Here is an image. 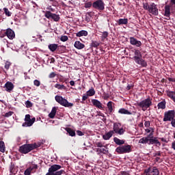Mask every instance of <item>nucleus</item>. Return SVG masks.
<instances>
[{"label":"nucleus","instance_id":"1","mask_svg":"<svg viewBox=\"0 0 175 175\" xmlns=\"http://www.w3.org/2000/svg\"><path fill=\"white\" fill-rule=\"evenodd\" d=\"M134 56L133 59L135 61V64L140 65L142 68H147V62L143 59L142 52L139 49H134L133 51Z\"/></svg>","mask_w":175,"mask_h":175},{"label":"nucleus","instance_id":"2","mask_svg":"<svg viewBox=\"0 0 175 175\" xmlns=\"http://www.w3.org/2000/svg\"><path fill=\"white\" fill-rule=\"evenodd\" d=\"M137 106L140 107L143 111H146L147 109L151 107L152 106V99L150 97L137 103Z\"/></svg>","mask_w":175,"mask_h":175},{"label":"nucleus","instance_id":"3","mask_svg":"<svg viewBox=\"0 0 175 175\" xmlns=\"http://www.w3.org/2000/svg\"><path fill=\"white\" fill-rule=\"evenodd\" d=\"M35 148H38L36 144H25L19 147V152L21 154H28V152H31Z\"/></svg>","mask_w":175,"mask_h":175},{"label":"nucleus","instance_id":"4","mask_svg":"<svg viewBox=\"0 0 175 175\" xmlns=\"http://www.w3.org/2000/svg\"><path fill=\"white\" fill-rule=\"evenodd\" d=\"M143 8L144 10H148L151 14L153 16H158V8H157V5L155 3H152L151 4H148V3H143Z\"/></svg>","mask_w":175,"mask_h":175},{"label":"nucleus","instance_id":"5","mask_svg":"<svg viewBox=\"0 0 175 175\" xmlns=\"http://www.w3.org/2000/svg\"><path fill=\"white\" fill-rule=\"evenodd\" d=\"M157 142L158 139L157 137H144L139 140V144H148L149 146L151 144H157Z\"/></svg>","mask_w":175,"mask_h":175},{"label":"nucleus","instance_id":"6","mask_svg":"<svg viewBox=\"0 0 175 175\" xmlns=\"http://www.w3.org/2000/svg\"><path fill=\"white\" fill-rule=\"evenodd\" d=\"M55 100L57 103L61 105V106H64V107H73V103H69L68 100L66 98H64L62 96H55Z\"/></svg>","mask_w":175,"mask_h":175},{"label":"nucleus","instance_id":"7","mask_svg":"<svg viewBox=\"0 0 175 175\" xmlns=\"http://www.w3.org/2000/svg\"><path fill=\"white\" fill-rule=\"evenodd\" d=\"M132 151V146L131 145H121L116 148V152L118 154H128Z\"/></svg>","mask_w":175,"mask_h":175},{"label":"nucleus","instance_id":"8","mask_svg":"<svg viewBox=\"0 0 175 175\" xmlns=\"http://www.w3.org/2000/svg\"><path fill=\"white\" fill-rule=\"evenodd\" d=\"M175 119V111L174 110H169L164 113V117L163 121L164 122H167V121H172V120Z\"/></svg>","mask_w":175,"mask_h":175},{"label":"nucleus","instance_id":"9","mask_svg":"<svg viewBox=\"0 0 175 175\" xmlns=\"http://www.w3.org/2000/svg\"><path fill=\"white\" fill-rule=\"evenodd\" d=\"M92 7L100 12L105 10V3L102 0H96L92 3Z\"/></svg>","mask_w":175,"mask_h":175},{"label":"nucleus","instance_id":"10","mask_svg":"<svg viewBox=\"0 0 175 175\" xmlns=\"http://www.w3.org/2000/svg\"><path fill=\"white\" fill-rule=\"evenodd\" d=\"M113 133H116L117 135H122L125 133V130H124V128H121V123L115 122L113 124Z\"/></svg>","mask_w":175,"mask_h":175},{"label":"nucleus","instance_id":"11","mask_svg":"<svg viewBox=\"0 0 175 175\" xmlns=\"http://www.w3.org/2000/svg\"><path fill=\"white\" fill-rule=\"evenodd\" d=\"M44 16L46 18H49V20H50V18H52V20L55 22L59 21V18H61L59 17V15H57V14H53L50 11H46Z\"/></svg>","mask_w":175,"mask_h":175},{"label":"nucleus","instance_id":"12","mask_svg":"<svg viewBox=\"0 0 175 175\" xmlns=\"http://www.w3.org/2000/svg\"><path fill=\"white\" fill-rule=\"evenodd\" d=\"M38 170V165L32 164L29 167L25 170V175H31V173H35Z\"/></svg>","mask_w":175,"mask_h":175},{"label":"nucleus","instance_id":"13","mask_svg":"<svg viewBox=\"0 0 175 175\" xmlns=\"http://www.w3.org/2000/svg\"><path fill=\"white\" fill-rule=\"evenodd\" d=\"M4 88L5 89V91L7 92H12L13 91V90H14V85L13 84V83L10 82V81H8L5 83V85H4Z\"/></svg>","mask_w":175,"mask_h":175},{"label":"nucleus","instance_id":"14","mask_svg":"<svg viewBox=\"0 0 175 175\" xmlns=\"http://www.w3.org/2000/svg\"><path fill=\"white\" fill-rule=\"evenodd\" d=\"M130 44L135 47H140L142 46V42L137 40L135 37H130Z\"/></svg>","mask_w":175,"mask_h":175},{"label":"nucleus","instance_id":"15","mask_svg":"<svg viewBox=\"0 0 175 175\" xmlns=\"http://www.w3.org/2000/svg\"><path fill=\"white\" fill-rule=\"evenodd\" d=\"M5 35L8 36V39H10L11 40H13L14 38H16L14 31H13L12 29H7Z\"/></svg>","mask_w":175,"mask_h":175},{"label":"nucleus","instance_id":"16","mask_svg":"<svg viewBox=\"0 0 175 175\" xmlns=\"http://www.w3.org/2000/svg\"><path fill=\"white\" fill-rule=\"evenodd\" d=\"M92 103L93 105L95 106V107H97V109H99L100 110H103V109H104L103 104H102V103H100V101H99L96 99H92Z\"/></svg>","mask_w":175,"mask_h":175},{"label":"nucleus","instance_id":"17","mask_svg":"<svg viewBox=\"0 0 175 175\" xmlns=\"http://www.w3.org/2000/svg\"><path fill=\"white\" fill-rule=\"evenodd\" d=\"M107 106L108 109V113L109 116H111L113 110V107H114V103H113V101H109L107 104Z\"/></svg>","mask_w":175,"mask_h":175},{"label":"nucleus","instance_id":"18","mask_svg":"<svg viewBox=\"0 0 175 175\" xmlns=\"http://www.w3.org/2000/svg\"><path fill=\"white\" fill-rule=\"evenodd\" d=\"M164 16L167 18L166 20H170V6L169 5L165 6Z\"/></svg>","mask_w":175,"mask_h":175},{"label":"nucleus","instance_id":"19","mask_svg":"<svg viewBox=\"0 0 175 175\" xmlns=\"http://www.w3.org/2000/svg\"><path fill=\"white\" fill-rule=\"evenodd\" d=\"M36 118H33L30 120H26L25 122L23 123L22 126H32L33 122H35Z\"/></svg>","mask_w":175,"mask_h":175},{"label":"nucleus","instance_id":"20","mask_svg":"<svg viewBox=\"0 0 175 175\" xmlns=\"http://www.w3.org/2000/svg\"><path fill=\"white\" fill-rule=\"evenodd\" d=\"M74 47H75V49H77V50H83V49L85 47V45L81 43L80 41H75L74 44Z\"/></svg>","mask_w":175,"mask_h":175},{"label":"nucleus","instance_id":"21","mask_svg":"<svg viewBox=\"0 0 175 175\" xmlns=\"http://www.w3.org/2000/svg\"><path fill=\"white\" fill-rule=\"evenodd\" d=\"M150 174L149 175H159V170L157 167H150Z\"/></svg>","mask_w":175,"mask_h":175},{"label":"nucleus","instance_id":"22","mask_svg":"<svg viewBox=\"0 0 175 175\" xmlns=\"http://www.w3.org/2000/svg\"><path fill=\"white\" fill-rule=\"evenodd\" d=\"M165 92L167 94V96H168L170 99H172V100L175 103V92L166 90Z\"/></svg>","mask_w":175,"mask_h":175},{"label":"nucleus","instance_id":"23","mask_svg":"<svg viewBox=\"0 0 175 175\" xmlns=\"http://www.w3.org/2000/svg\"><path fill=\"white\" fill-rule=\"evenodd\" d=\"M65 131H67V133L68 134L69 136H71L72 137L76 136V131H75V130L69 127H66L65 128Z\"/></svg>","mask_w":175,"mask_h":175},{"label":"nucleus","instance_id":"24","mask_svg":"<svg viewBox=\"0 0 175 175\" xmlns=\"http://www.w3.org/2000/svg\"><path fill=\"white\" fill-rule=\"evenodd\" d=\"M113 135H114V131H110L109 132L105 133L103 136V138L104 139V140H109L111 137V136H113Z\"/></svg>","mask_w":175,"mask_h":175},{"label":"nucleus","instance_id":"25","mask_svg":"<svg viewBox=\"0 0 175 175\" xmlns=\"http://www.w3.org/2000/svg\"><path fill=\"white\" fill-rule=\"evenodd\" d=\"M119 114H126L127 116H131L132 112L129 111L128 109L125 108H121L118 110Z\"/></svg>","mask_w":175,"mask_h":175},{"label":"nucleus","instance_id":"26","mask_svg":"<svg viewBox=\"0 0 175 175\" xmlns=\"http://www.w3.org/2000/svg\"><path fill=\"white\" fill-rule=\"evenodd\" d=\"M145 132L146 133H150L147 137H152V136H154V128L152 127H149L148 129H145Z\"/></svg>","mask_w":175,"mask_h":175},{"label":"nucleus","instance_id":"27","mask_svg":"<svg viewBox=\"0 0 175 175\" xmlns=\"http://www.w3.org/2000/svg\"><path fill=\"white\" fill-rule=\"evenodd\" d=\"M76 36H77V38H81V36H88V31L85 30H81L76 33Z\"/></svg>","mask_w":175,"mask_h":175},{"label":"nucleus","instance_id":"28","mask_svg":"<svg viewBox=\"0 0 175 175\" xmlns=\"http://www.w3.org/2000/svg\"><path fill=\"white\" fill-rule=\"evenodd\" d=\"M61 167H62L61 165L54 164L51 166V167L49 169V170H50L54 173L55 172H57V170H59V169H61Z\"/></svg>","mask_w":175,"mask_h":175},{"label":"nucleus","instance_id":"29","mask_svg":"<svg viewBox=\"0 0 175 175\" xmlns=\"http://www.w3.org/2000/svg\"><path fill=\"white\" fill-rule=\"evenodd\" d=\"M113 142L117 146H122V144H125V140L120 139L116 137L113 138Z\"/></svg>","mask_w":175,"mask_h":175},{"label":"nucleus","instance_id":"30","mask_svg":"<svg viewBox=\"0 0 175 175\" xmlns=\"http://www.w3.org/2000/svg\"><path fill=\"white\" fill-rule=\"evenodd\" d=\"M158 109H161L162 110H165L166 109V100H163V101L160 102L157 105Z\"/></svg>","mask_w":175,"mask_h":175},{"label":"nucleus","instance_id":"31","mask_svg":"<svg viewBox=\"0 0 175 175\" xmlns=\"http://www.w3.org/2000/svg\"><path fill=\"white\" fill-rule=\"evenodd\" d=\"M100 45V43H99L98 41H95L94 40H92V42L90 43V49H98L99 46Z\"/></svg>","mask_w":175,"mask_h":175},{"label":"nucleus","instance_id":"32","mask_svg":"<svg viewBox=\"0 0 175 175\" xmlns=\"http://www.w3.org/2000/svg\"><path fill=\"white\" fill-rule=\"evenodd\" d=\"M117 23L118 25H126L128 24V18H120Z\"/></svg>","mask_w":175,"mask_h":175},{"label":"nucleus","instance_id":"33","mask_svg":"<svg viewBox=\"0 0 175 175\" xmlns=\"http://www.w3.org/2000/svg\"><path fill=\"white\" fill-rule=\"evenodd\" d=\"M55 114H57V107H53L51 113L49 114V118H54L55 117Z\"/></svg>","mask_w":175,"mask_h":175},{"label":"nucleus","instance_id":"34","mask_svg":"<svg viewBox=\"0 0 175 175\" xmlns=\"http://www.w3.org/2000/svg\"><path fill=\"white\" fill-rule=\"evenodd\" d=\"M48 47H49V49L51 51L54 53V51H55L57 50V49H58V44H50L48 46Z\"/></svg>","mask_w":175,"mask_h":175},{"label":"nucleus","instance_id":"35","mask_svg":"<svg viewBox=\"0 0 175 175\" xmlns=\"http://www.w3.org/2000/svg\"><path fill=\"white\" fill-rule=\"evenodd\" d=\"M54 87L55 88H57V90H64V91H66V86H65L64 85H61L59 83H56Z\"/></svg>","mask_w":175,"mask_h":175},{"label":"nucleus","instance_id":"36","mask_svg":"<svg viewBox=\"0 0 175 175\" xmlns=\"http://www.w3.org/2000/svg\"><path fill=\"white\" fill-rule=\"evenodd\" d=\"M0 151L1 152H5L6 151V147L3 141H0Z\"/></svg>","mask_w":175,"mask_h":175},{"label":"nucleus","instance_id":"37","mask_svg":"<svg viewBox=\"0 0 175 175\" xmlns=\"http://www.w3.org/2000/svg\"><path fill=\"white\" fill-rule=\"evenodd\" d=\"M86 94H88V96H94V95H95V90H94V88H92L86 92Z\"/></svg>","mask_w":175,"mask_h":175},{"label":"nucleus","instance_id":"38","mask_svg":"<svg viewBox=\"0 0 175 175\" xmlns=\"http://www.w3.org/2000/svg\"><path fill=\"white\" fill-rule=\"evenodd\" d=\"M109 36V32L107 31H103V34L101 36V40L102 42H105V39H107V38Z\"/></svg>","mask_w":175,"mask_h":175},{"label":"nucleus","instance_id":"39","mask_svg":"<svg viewBox=\"0 0 175 175\" xmlns=\"http://www.w3.org/2000/svg\"><path fill=\"white\" fill-rule=\"evenodd\" d=\"M4 13L5 16H8V17H10L12 16V12L9 11V9L8 8H3Z\"/></svg>","mask_w":175,"mask_h":175},{"label":"nucleus","instance_id":"40","mask_svg":"<svg viewBox=\"0 0 175 175\" xmlns=\"http://www.w3.org/2000/svg\"><path fill=\"white\" fill-rule=\"evenodd\" d=\"M11 66L12 63H10V62H6L4 68L5 69H6V70H9V68Z\"/></svg>","mask_w":175,"mask_h":175},{"label":"nucleus","instance_id":"41","mask_svg":"<svg viewBox=\"0 0 175 175\" xmlns=\"http://www.w3.org/2000/svg\"><path fill=\"white\" fill-rule=\"evenodd\" d=\"M13 114H14V112L10 111L9 112L5 113L4 117H6L8 118L9 117H12Z\"/></svg>","mask_w":175,"mask_h":175},{"label":"nucleus","instance_id":"42","mask_svg":"<svg viewBox=\"0 0 175 175\" xmlns=\"http://www.w3.org/2000/svg\"><path fill=\"white\" fill-rule=\"evenodd\" d=\"M87 14H88V16H85V21H87V23H90V21H91V12H88Z\"/></svg>","mask_w":175,"mask_h":175},{"label":"nucleus","instance_id":"43","mask_svg":"<svg viewBox=\"0 0 175 175\" xmlns=\"http://www.w3.org/2000/svg\"><path fill=\"white\" fill-rule=\"evenodd\" d=\"M133 87H135V85H133V83H128L126 90H127V91H129L131 90H132V88H133Z\"/></svg>","mask_w":175,"mask_h":175},{"label":"nucleus","instance_id":"44","mask_svg":"<svg viewBox=\"0 0 175 175\" xmlns=\"http://www.w3.org/2000/svg\"><path fill=\"white\" fill-rule=\"evenodd\" d=\"M68 39L67 36H62L60 38L61 42H66Z\"/></svg>","mask_w":175,"mask_h":175},{"label":"nucleus","instance_id":"45","mask_svg":"<svg viewBox=\"0 0 175 175\" xmlns=\"http://www.w3.org/2000/svg\"><path fill=\"white\" fill-rule=\"evenodd\" d=\"M25 105H26V107H32V106H33V105L32 104V103L29 100H27L25 102Z\"/></svg>","mask_w":175,"mask_h":175},{"label":"nucleus","instance_id":"46","mask_svg":"<svg viewBox=\"0 0 175 175\" xmlns=\"http://www.w3.org/2000/svg\"><path fill=\"white\" fill-rule=\"evenodd\" d=\"M97 151H99L100 153H102L103 152V154H106V152H107V150H106V149H105V148H97Z\"/></svg>","mask_w":175,"mask_h":175},{"label":"nucleus","instance_id":"47","mask_svg":"<svg viewBox=\"0 0 175 175\" xmlns=\"http://www.w3.org/2000/svg\"><path fill=\"white\" fill-rule=\"evenodd\" d=\"M91 6H92V3H91V1H89V2L85 3V9H88V8H91Z\"/></svg>","mask_w":175,"mask_h":175},{"label":"nucleus","instance_id":"48","mask_svg":"<svg viewBox=\"0 0 175 175\" xmlns=\"http://www.w3.org/2000/svg\"><path fill=\"white\" fill-rule=\"evenodd\" d=\"M55 76H57V73L52 72L49 74V79H54V77H55Z\"/></svg>","mask_w":175,"mask_h":175},{"label":"nucleus","instance_id":"49","mask_svg":"<svg viewBox=\"0 0 175 175\" xmlns=\"http://www.w3.org/2000/svg\"><path fill=\"white\" fill-rule=\"evenodd\" d=\"M33 85H36V87H39L40 85V81L38 79H36L33 81Z\"/></svg>","mask_w":175,"mask_h":175},{"label":"nucleus","instance_id":"50","mask_svg":"<svg viewBox=\"0 0 175 175\" xmlns=\"http://www.w3.org/2000/svg\"><path fill=\"white\" fill-rule=\"evenodd\" d=\"M142 175H150V167L145 169L144 173Z\"/></svg>","mask_w":175,"mask_h":175},{"label":"nucleus","instance_id":"51","mask_svg":"<svg viewBox=\"0 0 175 175\" xmlns=\"http://www.w3.org/2000/svg\"><path fill=\"white\" fill-rule=\"evenodd\" d=\"M144 125H145L146 128H150V126H151V122L145 121Z\"/></svg>","mask_w":175,"mask_h":175},{"label":"nucleus","instance_id":"52","mask_svg":"<svg viewBox=\"0 0 175 175\" xmlns=\"http://www.w3.org/2000/svg\"><path fill=\"white\" fill-rule=\"evenodd\" d=\"M31 120V115L27 114L25 118V121H29Z\"/></svg>","mask_w":175,"mask_h":175},{"label":"nucleus","instance_id":"53","mask_svg":"<svg viewBox=\"0 0 175 175\" xmlns=\"http://www.w3.org/2000/svg\"><path fill=\"white\" fill-rule=\"evenodd\" d=\"M14 169V164H13L12 163H11V165L10 166V173L13 172V170Z\"/></svg>","mask_w":175,"mask_h":175},{"label":"nucleus","instance_id":"54","mask_svg":"<svg viewBox=\"0 0 175 175\" xmlns=\"http://www.w3.org/2000/svg\"><path fill=\"white\" fill-rule=\"evenodd\" d=\"M77 135H78V136H84V133H83L81 131H77Z\"/></svg>","mask_w":175,"mask_h":175},{"label":"nucleus","instance_id":"55","mask_svg":"<svg viewBox=\"0 0 175 175\" xmlns=\"http://www.w3.org/2000/svg\"><path fill=\"white\" fill-rule=\"evenodd\" d=\"M47 10H50L51 12H55V9L53 8L51 5L46 8Z\"/></svg>","mask_w":175,"mask_h":175},{"label":"nucleus","instance_id":"56","mask_svg":"<svg viewBox=\"0 0 175 175\" xmlns=\"http://www.w3.org/2000/svg\"><path fill=\"white\" fill-rule=\"evenodd\" d=\"M88 94H86V95H83L82 97V100H87V99H88Z\"/></svg>","mask_w":175,"mask_h":175},{"label":"nucleus","instance_id":"57","mask_svg":"<svg viewBox=\"0 0 175 175\" xmlns=\"http://www.w3.org/2000/svg\"><path fill=\"white\" fill-rule=\"evenodd\" d=\"M96 145L97 146V147H100V148H102V147L103 146V144H101V142H97Z\"/></svg>","mask_w":175,"mask_h":175},{"label":"nucleus","instance_id":"58","mask_svg":"<svg viewBox=\"0 0 175 175\" xmlns=\"http://www.w3.org/2000/svg\"><path fill=\"white\" fill-rule=\"evenodd\" d=\"M171 125L173 126V128H175V118L171 120Z\"/></svg>","mask_w":175,"mask_h":175},{"label":"nucleus","instance_id":"59","mask_svg":"<svg viewBox=\"0 0 175 175\" xmlns=\"http://www.w3.org/2000/svg\"><path fill=\"white\" fill-rule=\"evenodd\" d=\"M167 79L172 83H175V78L168 77Z\"/></svg>","mask_w":175,"mask_h":175},{"label":"nucleus","instance_id":"60","mask_svg":"<svg viewBox=\"0 0 175 175\" xmlns=\"http://www.w3.org/2000/svg\"><path fill=\"white\" fill-rule=\"evenodd\" d=\"M154 157H161V152L159 151V152L154 153Z\"/></svg>","mask_w":175,"mask_h":175},{"label":"nucleus","instance_id":"61","mask_svg":"<svg viewBox=\"0 0 175 175\" xmlns=\"http://www.w3.org/2000/svg\"><path fill=\"white\" fill-rule=\"evenodd\" d=\"M171 6H175V0H170Z\"/></svg>","mask_w":175,"mask_h":175},{"label":"nucleus","instance_id":"62","mask_svg":"<svg viewBox=\"0 0 175 175\" xmlns=\"http://www.w3.org/2000/svg\"><path fill=\"white\" fill-rule=\"evenodd\" d=\"M172 148L175 151V141L172 143Z\"/></svg>","mask_w":175,"mask_h":175},{"label":"nucleus","instance_id":"63","mask_svg":"<svg viewBox=\"0 0 175 175\" xmlns=\"http://www.w3.org/2000/svg\"><path fill=\"white\" fill-rule=\"evenodd\" d=\"M121 174L122 175H129V174L127 172H125V171L121 172Z\"/></svg>","mask_w":175,"mask_h":175},{"label":"nucleus","instance_id":"64","mask_svg":"<svg viewBox=\"0 0 175 175\" xmlns=\"http://www.w3.org/2000/svg\"><path fill=\"white\" fill-rule=\"evenodd\" d=\"M161 142H163L164 143H168V141L166 140V139H165L163 137L161 138Z\"/></svg>","mask_w":175,"mask_h":175}]
</instances>
